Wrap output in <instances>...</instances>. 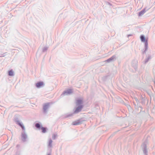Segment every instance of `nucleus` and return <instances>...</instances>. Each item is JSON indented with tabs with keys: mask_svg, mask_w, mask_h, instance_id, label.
<instances>
[{
	"mask_svg": "<svg viewBox=\"0 0 155 155\" xmlns=\"http://www.w3.org/2000/svg\"><path fill=\"white\" fill-rule=\"evenodd\" d=\"M83 105H79V106H78V107L76 108L75 110L74 111L73 113L67 114L65 116V117H68L71 116L73 115L74 114H77L80 112L81 110L83 108Z\"/></svg>",
	"mask_w": 155,
	"mask_h": 155,
	"instance_id": "1",
	"label": "nucleus"
},
{
	"mask_svg": "<svg viewBox=\"0 0 155 155\" xmlns=\"http://www.w3.org/2000/svg\"><path fill=\"white\" fill-rule=\"evenodd\" d=\"M140 39L142 42H145V49L144 51L143 52V53L147 51L148 48V43L147 40H146L145 36L143 35H141L140 36Z\"/></svg>",
	"mask_w": 155,
	"mask_h": 155,
	"instance_id": "2",
	"label": "nucleus"
},
{
	"mask_svg": "<svg viewBox=\"0 0 155 155\" xmlns=\"http://www.w3.org/2000/svg\"><path fill=\"white\" fill-rule=\"evenodd\" d=\"M147 141H145L142 144L141 147L144 154L145 155H147L148 151L147 149Z\"/></svg>",
	"mask_w": 155,
	"mask_h": 155,
	"instance_id": "3",
	"label": "nucleus"
},
{
	"mask_svg": "<svg viewBox=\"0 0 155 155\" xmlns=\"http://www.w3.org/2000/svg\"><path fill=\"white\" fill-rule=\"evenodd\" d=\"M23 131L21 133V139L22 141L23 142H25L26 141L28 138V136L25 130Z\"/></svg>",
	"mask_w": 155,
	"mask_h": 155,
	"instance_id": "4",
	"label": "nucleus"
},
{
	"mask_svg": "<svg viewBox=\"0 0 155 155\" xmlns=\"http://www.w3.org/2000/svg\"><path fill=\"white\" fill-rule=\"evenodd\" d=\"M35 127L39 129H41L42 130V132L43 133H45L46 132V128L41 127V125L38 123H37L35 124Z\"/></svg>",
	"mask_w": 155,
	"mask_h": 155,
	"instance_id": "5",
	"label": "nucleus"
},
{
	"mask_svg": "<svg viewBox=\"0 0 155 155\" xmlns=\"http://www.w3.org/2000/svg\"><path fill=\"white\" fill-rule=\"evenodd\" d=\"M50 106L49 103H46L45 104L43 107V112L45 113L47 112L48 109L49 108Z\"/></svg>",
	"mask_w": 155,
	"mask_h": 155,
	"instance_id": "6",
	"label": "nucleus"
},
{
	"mask_svg": "<svg viewBox=\"0 0 155 155\" xmlns=\"http://www.w3.org/2000/svg\"><path fill=\"white\" fill-rule=\"evenodd\" d=\"M73 92V91L72 89H68L65 91H64L62 94L61 95H68L70 94Z\"/></svg>",
	"mask_w": 155,
	"mask_h": 155,
	"instance_id": "7",
	"label": "nucleus"
},
{
	"mask_svg": "<svg viewBox=\"0 0 155 155\" xmlns=\"http://www.w3.org/2000/svg\"><path fill=\"white\" fill-rule=\"evenodd\" d=\"M15 121L17 124L21 127L23 130H25V127L22 123L21 122L17 119H15Z\"/></svg>",
	"mask_w": 155,
	"mask_h": 155,
	"instance_id": "8",
	"label": "nucleus"
},
{
	"mask_svg": "<svg viewBox=\"0 0 155 155\" xmlns=\"http://www.w3.org/2000/svg\"><path fill=\"white\" fill-rule=\"evenodd\" d=\"M44 86V83L42 82H37L35 86L37 88H41L43 87Z\"/></svg>",
	"mask_w": 155,
	"mask_h": 155,
	"instance_id": "9",
	"label": "nucleus"
},
{
	"mask_svg": "<svg viewBox=\"0 0 155 155\" xmlns=\"http://www.w3.org/2000/svg\"><path fill=\"white\" fill-rule=\"evenodd\" d=\"M116 56L115 55H114L111 57L110 58L108 59L107 60L105 61L107 62H110L111 61H112L114 60V59H115Z\"/></svg>",
	"mask_w": 155,
	"mask_h": 155,
	"instance_id": "10",
	"label": "nucleus"
},
{
	"mask_svg": "<svg viewBox=\"0 0 155 155\" xmlns=\"http://www.w3.org/2000/svg\"><path fill=\"white\" fill-rule=\"evenodd\" d=\"M81 124V122L80 120H78L73 122L72 124L74 125H79Z\"/></svg>",
	"mask_w": 155,
	"mask_h": 155,
	"instance_id": "11",
	"label": "nucleus"
},
{
	"mask_svg": "<svg viewBox=\"0 0 155 155\" xmlns=\"http://www.w3.org/2000/svg\"><path fill=\"white\" fill-rule=\"evenodd\" d=\"M83 104V101L81 99H78L77 100L76 102V104L77 106H79V105H82Z\"/></svg>",
	"mask_w": 155,
	"mask_h": 155,
	"instance_id": "12",
	"label": "nucleus"
},
{
	"mask_svg": "<svg viewBox=\"0 0 155 155\" xmlns=\"http://www.w3.org/2000/svg\"><path fill=\"white\" fill-rule=\"evenodd\" d=\"M145 9H143L139 13V16H141L143 15V14L146 12Z\"/></svg>",
	"mask_w": 155,
	"mask_h": 155,
	"instance_id": "13",
	"label": "nucleus"
},
{
	"mask_svg": "<svg viewBox=\"0 0 155 155\" xmlns=\"http://www.w3.org/2000/svg\"><path fill=\"white\" fill-rule=\"evenodd\" d=\"M52 140L51 139H50L48 144V147L49 148H51L52 147Z\"/></svg>",
	"mask_w": 155,
	"mask_h": 155,
	"instance_id": "14",
	"label": "nucleus"
},
{
	"mask_svg": "<svg viewBox=\"0 0 155 155\" xmlns=\"http://www.w3.org/2000/svg\"><path fill=\"white\" fill-rule=\"evenodd\" d=\"M8 75L9 76H13L14 75V72L12 70H11L8 71Z\"/></svg>",
	"mask_w": 155,
	"mask_h": 155,
	"instance_id": "15",
	"label": "nucleus"
},
{
	"mask_svg": "<svg viewBox=\"0 0 155 155\" xmlns=\"http://www.w3.org/2000/svg\"><path fill=\"white\" fill-rule=\"evenodd\" d=\"M58 137L57 134H53L52 135V138L53 140H55Z\"/></svg>",
	"mask_w": 155,
	"mask_h": 155,
	"instance_id": "16",
	"label": "nucleus"
},
{
	"mask_svg": "<svg viewBox=\"0 0 155 155\" xmlns=\"http://www.w3.org/2000/svg\"><path fill=\"white\" fill-rule=\"evenodd\" d=\"M48 49V47H44L42 49V51L44 52L46 51Z\"/></svg>",
	"mask_w": 155,
	"mask_h": 155,
	"instance_id": "17",
	"label": "nucleus"
},
{
	"mask_svg": "<svg viewBox=\"0 0 155 155\" xmlns=\"http://www.w3.org/2000/svg\"><path fill=\"white\" fill-rule=\"evenodd\" d=\"M150 58L151 57L150 56H149L147 58H146L145 61V63H146L149 60Z\"/></svg>",
	"mask_w": 155,
	"mask_h": 155,
	"instance_id": "18",
	"label": "nucleus"
},
{
	"mask_svg": "<svg viewBox=\"0 0 155 155\" xmlns=\"http://www.w3.org/2000/svg\"><path fill=\"white\" fill-rule=\"evenodd\" d=\"M107 4L108 5H111V4L109 3V2H107Z\"/></svg>",
	"mask_w": 155,
	"mask_h": 155,
	"instance_id": "19",
	"label": "nucleus"
},
{
	"mask_svg": "<svg viewBox=\"0 0 155 155\" xmlns=\"http://www.w3.org/2000/svg\"><path fill=\"white\" fill-rule=\"evenodd\" d=\"M135 99L137 101H138V100L137 98H135Z\"/></svg>",
	"mask_w": 155,
	"mask_h": 155,
	"instance_id": "20",
	"label": "nucleus"
},
{
	"mask_svg": "<svg viewBox=\"0 0 155 155\" xmlns=\"http://www.w3.org/2000/svg\"><path fill=\"white\" fill-rule=\"evenodd\" d=\"M131 36V35H128V37H129V36Z\"/></svg>",
	"mask_w": 155,
	"mask_h": 155,
	"instance_id": "21",
	"label": "nucleus"
},
{
	"mask_svg": "<svg viewBox=\"0 0 155 155\" xmlns=\"http://www.w3.org/2000/svg\"><path fill=\"white\" fill-rule=\"evenodd\" d=\"M4 55H3V54H2V56H0V57H4Z\"/></svg>",
	"mask_w": 155,
	"mask_h": 155,
	"instance_id": "22",
	"label": "nucleus"
},
{
	"mask_svg": "<svg viewBox=\"0 0 155 155\" xmlns=\"http://www.w3.org/2000/svg\"><path fill=\"white\" fill-rule=\"evenodd\" d=\"M16 146H17V147H18L19 146V145H17Z\"/></svg>",
	"mask_w": 155,
	"mask_h": 155,
	"instance_id": "23",
	"label": "nucleus"
},
{
	"mask_svg": "<svg viewBox=\"0 0 155 155\" xmlns=\"http://www.w3.org/2000/svg\"><path fill=\"white\" fill-rule=\"evenodd\" d=\"M48 155H51V154H50V153H49V154H48Z\"/></svg>",
	"mask_w": 155,
	"mask_h": 155,
	"instance_id": "24",
	"label": "nucleus"
},
{
	"mask_svg": "<svg viewBox=\"0 0 155 155\" xmlns=\"http://www.w3.org/2000/svg\"><path fill=\"white\" fill-rule=\"evenodd\" d=\"M48 155H51V154H50V153H49V154H48Z\"/></svg>",
	"mask_w": 155,
	"mask_h": 155,
	"instance_id": "25",
	"label": "nucleus"
}]
</instances>
